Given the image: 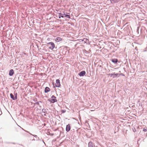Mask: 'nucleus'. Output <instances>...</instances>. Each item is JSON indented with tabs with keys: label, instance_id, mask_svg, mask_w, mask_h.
<instances>
[{
	"label": "nucleus",
	"instance_id": "1",
	"mask_svg": "<svg viewBox=\"0 0 147 147\" xmlns=\"http://www.w3.org/2000/svg\"><path fill=\"white\" fill-rule=\"evenodd\" d=\"M64 17L67 18H68L69 19L70 18V16L69 15L65 14V13L63 12V13H59L58 16V18L59 19L61 18H63Z\"/></svg>",
	"mask_w": 147,
	"mask_h": 147
},
{
	"label": "nucleus",
	"instance_id": "2",
	"mask_svg": "<svg viewBox=\"0 0 147 147\" xmlns=\"http://www.w3.org/2000/svg\"><path fill=\"white\" fill-rule=\"evenodd\" d=\"M67 47H65L63 49H62L61 50V52H61L62 54L63 55H66L67 54H68L69 53V51L67 50Z\"/></svg>",
	"mask_w": 147,
	"mask_h": 147
},
{
	"label": "nucleus",
	"instance_id": "3",
	"mask_svg": "<svg viewBox=\"0 0 147 147\" xmlns=\"http://www.w3.org/2000/svg\"><path fill=\"white\" fill-rule=\"evenodd\" d=\"M56 97L52 95L51 97V98L49 101L51 103H54L57 101V100L56 99Z\"/></svg>",
	"mask_w": 147,
	"mask_h": 147
},
{
	"label": "nucleus",
	"instance_id": "4",
	"mask_svg": "<svg viewBox=\"0 0 147 147\" xmlns=\"http://www.w3.org/2000/svg\"><path fill=\"white\" fill-rule=\"evenodd\" d=\"M111 61L114 63H116L118 62L119 63H120L121 64H122V62H120L119 61H118V59H111Z\"/></svg>",
	"mask_w": 147,
	"mask_h": 147
},
{
	"label": "nucleus",
	"instance_id": "5",
	"mask_svg": "<svg viewBox=\"0 0 147 147\" xmlns=\"http://www.w3.org/2000/svg\"><path fill=\"white\" fill-rule=\"evenodd\" d=\"M60 80L59 79H57L56 80V83L55 84V86L57 87H59L60 86Z\"/></svg>",
	"mask_w": 147,
	"mask_h": 147
},
{
	"label": "nucleus",
	"instance_id": "6",
	"mask_svg": "<svg viewBox=\"0 0 147 147\" xmlns=\"http://www.w3.org/2000/svg\"><path fill=\"white\" fill-rule=\"evenodd\" d=\"M86 74V72L84 71H81L78 74L80 76H83Z\"/></svg>",
	"mask_w": 147,
	"mask_h": 147
},
{
	"label": "nucleus",
	"instance_id": "7",
	"mask_svg": "<svg viewBox=\"0 0 147 147\" xmlns=\"http://www.w3.org/2000/svg\"><path fill=\"white\" fill-rule=\"evenodd\" d=\"M71 127L70 125L68 124L66 125V131L67 132H69L70 130Z\"/></svg>",
	"mask_w": 147,
	"mask_h": 147
},
{
	"label": "nucleus",
	"instance_id": "8",
	"mask_svg": "<svg viewBox=\"0 0 147 147\" xmlns=\"http://www.w3.org/2000/svg\"><path fill=\"white\" fill-rule=\"evenodd\" d=\"M119 74H110L109 75L113 77V78H115Z\"/></svg>",
	"mask_w": 147,
	"mask_h": 147
},
{
	"label": "nucleus",
	"instance_id": "9",
	"mask_svg": "<svg viewBox=\"0 0 147 147\" xmlns=\"http://www.w3.org/2000/svg\"><path fill=\"white\" fill-rule=\"evenodd\" d=\"M88 147H95L94 144L91 142H90L88 143Z\"/></svg>",
	"mask_w": 147,
	"mask_h": 147
},
{
	"label": "nucleus",
	"instance_id": "10",
	"mask_svg": "<svg viewBox=\"0 0 147 147\" xmlns=\"http://www.w3.org/2000/svg\"><path fill=\"white\" fill-rule=\"evenodd\" d=\"M53 44H51V46L49 47V49L51 50H53L55 47V45L54 43L52 42Z\"/></svg>",
	"mask_w": 147,
	"mask_h": 147
},
{
	"label": "nucleus",
	"instance_id": "11",
	"mask_svg": "<svg viewBox=\"0 0 147 147\" xmlns=\"http://www.w3.org/2000/svg\"><path fill=\"white\" fill-rule=\"evenodd\" d=\"M14 74V71L13 69H11L9 71V75L10 76H12Z\"/></svg>",
	"mask_w": 147,
	"mask_h": 147
},
{
	"label": "nucleus",
	"instance_id": "12",
	"mask_svg": "<svg viewBox=\"0 0 147 147\" xmlns=\"http://www.w3.org/2000/svg\"><path fill=\"white\" fill-rule=\"evenodd\" d=\"M50 91V90L49 87H47L45 88V93H47L49 92Z\"/></svg>",
	"mask_w": 147,
	"mask_h": 147
},
{
	"label": "nucleus",
	"instance_id": "13",
	"mask_svg": "<svg viewBox=\"0 0 147 147\" xmlns=\"http://www.w3.org/2000/svg\"><path fill=\"white\" fill-rule=\"evenodd\" d=\"M120 0H111L110 1L112 3H117Z\"/></svg>",
	"mask_w": 147,
	"mask_h": 147
},
{
	"label": "nucleus",
	"instance_id": "14",
	"mask_svg": "<svg viewBox=\"0 0 147 147\" xmlns=\"http://www.w3.org/2000/svg\"><path fill=\"white\" fill-rule=\"evenodd\" d=\"M10 96L11 98H12L13 100H16V99L15 98V96H14L11 93L10 94Z\"/></svg>",
	"mask_w": 147,
	"mask_h": 147
},
{
	"label": "nucleus",
	"instance_id": "15",
	"mask_svg": "<svg viewBox=\"0 0 147 147\" xmlns=\"http://www.w3.org/2000/svg\"><path fill=\"white\" fill-rule=\"evenodd\" d=\"M62 40V39L60 37H57L56 38L55 40L57 42H59Z\"/></svg>",
	"mask_w": 147,
	"mask_h": 147
},
{
	"label": "nucleus",
	"instance_id": "16",
	"mask_svg": "<svg viewBox=\"0 0 147 147\" xmlns=\"http://www.w3.org/2000/svg\"><path fill=\"white\" fill-rule=\"evenodd\" d=\"M42 111L43 113H44V115H45L46 113H47V111L46 109H43L42 110Z\"/></svg>",
	"mask_w": 147,
	"mask_h": 147
},
{
	"label": "nucleus",
	"instance_id": "17",
	"mask_svg": "<svg viewBox=\"0 0 147 147\" xmlns=\"http://www.w3.org/2000/svg\"><path fill=\"white\" fill-rule=\"evenodd\" d=\"M21 55L22 57H24V55H26V56H27V55L26 53H25L24 52H22V53L21 54Z\"/></svg>",
	"mask_w": 147,
	"mask_h": 147
},
{
	"label": "nucleus",
	"instance_id": "18",
	"mask_svg": "<svg viewBox=\"0 0 147 147\" xmlns=\"http://www.w3.org/2000/svg\"><path fill=\"white\" fill-rule=\"evenodd\" d=\"M83 52L84 53L86 54H88L89 53V51H88L85 50Z\"/></svg>",
	"mask_w": 147,
	"mask_h": 147
},
{
	"label": "nucleus",
	"instance_id": "19",
	"mask_svg": "<svg viewBox=\"0 0 147 147\" xmlns=\"http://www.w3.org/2000/svg\"><path fill=\"white\" fill-rule=\"evenodd\" d=\"M15 98L16 99H17V93H14Z\"/></svg>",
	"mask_w": 147,
	"mask_h": 147
},
{
	"label": "nucleus",
	"instance_id": "20",
	"mask_svg": "<svg viewBox=\"0 0 147 147\" xmlns=\"http://www.w3.org/2000/svg\"><path fill=\"white\" fill-rule=\"evenodd\" d=\"M83 41H84L85 42H87V41H88V40L87 38H84L83 40Z\"/></svg>",
	"mask_w": 147,
	"mask_h": 147
},
{
	"label": "nucleus",
	"instance_id": "21",
	"mask_svg": "<svg viewBox=\"0 0 147 147\" xmlns=\"http://www.w3.org/2000/svg\"><path fill=\"white\" fill-rule=\"evenodd\" d=\"M143 131L145 132L147 131V128H144L143 129Z\"/></svg>",
	"mask_w": 147,
	"mask_h": 147
},
{
	"label": "nucleus",
	"instance_id": "22",
	"mask_svg": "<svg viewBox=\"0 0 147 147\" xmlns=\"http://www.w3.org/2000/svg\"><path fill=\"white\" fill-rule=\"evenodd\" d=\"M143 52H146L147 51V47H146L145 49L143 50Z\"/></svg>",
	"mask_w": 147,
	"mask_h": 147
},
{
	"label": "nucleus",
	"instance_id": "23",
	"mask_svg": "<svg viewBox=\"0 0 147 147\" xmlns=\"http://www.w3.org/2000/svg\"><path fill=\"white\" fill-rule=\"evenodd\" d=\"M47 44L48 45H51V44H52V45L53 44L52 43V42H49L48 43H47Z\"/></svg>",
	"mask_w": 147,
	"mask_h": 147
},
{
	"label": "nucleus",
	"instance_id": "24",
	"mask_svg": "<svg viewBox=\"0 0 147 147\" xmlns=\"http://www.w3.org/2000/svg\"><path fill=\"white\" fill-rule=\"evenodd\" d=\"M35 105H39V103L38 102H37L35 103Z\"/></svg>",
	"mask_w": 147,
	"mask_h": 147
},
{
	"label": "nucleus",
	"instance_id": "25",
	"mask_svg": "<svg viewBox=\"0 0 147 147\" xmlns=\"http://www.w3.org/2000/svg\"><path fill=\"white\" fill-rule=\"evenodd\" d=\"M29 134H30V133H29ZM31 134V135H32L33 136H34L35 137H36L37 136L36 135H32V134Z\"/></svg>",
	"mask_w": 147,
	"mask_h": 147
},
{
	"label": "nucleus",
	"instance_id": "26",
	"mask_svg": "<svg viewBox=\"0 0 147 147\" xmlns=\"http://www.w3.org/2000/svg\"><path fill=\"white\" fill-rule=\"evenodd\" d=\"M98 67H102V65H98Z\"/></svg>",
	"mask_w": 147,
	"mask_h": 147
},
{
	"label": "nucleus",
	"instance_id": "27",
	"mask_svg": "<svg viewBox=\"0 0 147 147\" xmlns=\"http://www.w3.org/2000/svg\"><path fill=\"white\" fill-rule=\"evenodd\" d=\"M62 112H63V113H64V112H65V111H64L63 110H62Z\"/></svg>",
	"mask_w": 147,
	"mask_h": 147
}]
</instances>
